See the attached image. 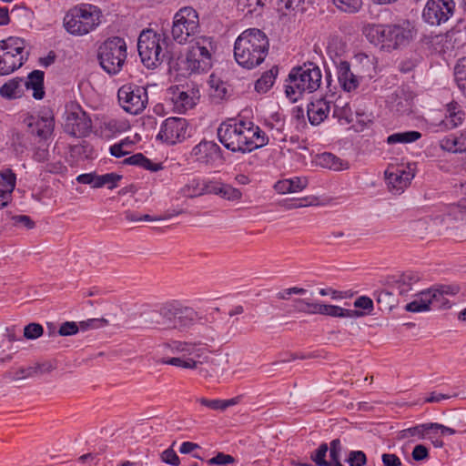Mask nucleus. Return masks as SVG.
<instances>
[{"mask_svg": "<svg viewBox=\"0 0 466 466\" xmlns=\"http://www.w3.org/2000/svg\"><path fill=\"white\" fill-rule=\"evenodd\" d=\"M187 127L185 118L168 117L163 122L157 138L168 145L182 142L187 137Z\"/></svg>", "mask_w": 466, "mask_h": 466, "instance_id": "f8f14e48", "label": "nucleus"}, {"mask_svg": "<svg viewBox=\"0 0 466 466\" xmlns=\"http://www.w3.org/2000/svg\"><path fill=\"white\" fill-rule=\"evenodd\" d=\"M278 66H273L269 70L263 73V75L256 81L255 89L258 93H266L274 84L278 76Z\"/></svg>", "mask_w": 466, "mask_h": 466, "instance_id": "7c9ffc66", "label": "nucleus"}, {"mask_svg": "<svg viewBox=\"0 0 466 466\" xmlns=\"http://www.w3.org/2000/svg\"><path fill=\"white\" fill-rule=\"evenodd\" d=\"M328 451V444L323 442L311 453L310 458L318 466H331V462L326 460Z\"/></svg>", "mask_w": 466, "mask_h": 466, "instance_id": "37998d69", "label": "nucleus"}, {"mask_svg": "<svg viewBox=\"0 0 466 466\" xmlns=\"http://www.w3.org/2000/svg\"><path fill=\"white\" fill-rule=\"evenodd\" d=\"M35 375H38L36 370H35V366L28 368H19L17 370L12 372H6L5 377L12 381L20 380L23 379L30 378Z\"/></svg>", "mask_w": 466, "mask_h": 466, "instance_id": "79ce46f5", "label": "nucleus"}, {"mask_svg": "<svg viewBox=\"0 0 466 466\" xmlns=\"http://www.w3.org/2000/svg\"><path fill=\"white\" fill-rule=\"evenodd\" d=\"M190 47L196 51L198 50V54H201L204 56H209L210 61L212 60L214 46L209 37L201 36L197 38Z\"/></svg>", "mask_w": 466, "mask_h": 466, "instance_id": "58836bf2", "label": "nucleus"}, {"mask_svg": "<svg viewBox=\"0 0 466 466\" xmlns=\"http://www.w3.org/2000/svg\"><path fill=\"white\" fill-rule=\"evenodd\" d=\"M412 459L416 461L426 460L429 457V450L422 444L414 447L411 452Z\"/></svg>", "mask_w": 466, "mask_h": 466, "instance_id": "e2e57ef3", "label": "nucleus"}, {"mask_svg": "<svg viewBox=\"0 0 466 466\" xmlns=\"http://www.w3.org/2000/svg\"><path fill=\"white\" fill-rule=\"evenodd\" d=\"M218 195L228 200H238L242 196L239 189L224 183H220Z\"/></svg>", "mask_w": 466, "mask_h": 466, "instance_id": "49530a36", "label": "nucleus"}, {"mask_svg": "<svg viewBox=\"0 0 466 466\" xmlns=\"http://www.w3.org/2000/svg\"><path fill=\"white\" fill-rule=\"evenodd\" d=\"M44 170L53 174H62L66 171V167L62 162L56 161L54 163H47L45 166Z\"/></svg>", "mask_w": 466, "mask_h": 466, "instance_id": "69168bd1", "label": "nucleus"}, {"mask_svg": "<svg viewBox=\"0 0 466 466\" xmlns=\"http://www.w3.org/2000/svg\"><path fill=\"white\" fill-rule=\"evenodd\" d=\"M317 165L321 167L333 169L336 171L344 170L349 167L348 163L338 157L332 153L324 152L317 156Z\"/></svg>", "mask_w": 466, "mask_h": 466, "instance_id": "393cba45", "label": "nucleus"}, {"mask_svg": "<svg viewBox=\"0 0 466 466\" xmlns=\"http://www.w3.org/2000/svg\"><path fill=\"white\" fill-rule=\"evenodd\" d=\"M269 42L266 34L258 28L243 31L235 41L234 56L244 68L259 66L268 53Z\"/></svg>", "mask_w": 466, "mask_h": 466, "instance_id": "f257e3e1", "label": "nucleus"}, {"mask_svg": "<svg viewBox=\"0 0 466 466\" xmlns=\"http://www.w3.org/2000/svg\"><path fill=\"white\" fill-rule=\"evenodd\" d=\"M199 29V19L197 11L190 7L179 9L174 15L171 35L177 43L183 45L191 42Z\"/></svg>", "mask_w": 466, "mask_h": 466, "instance_id": "423d86ee", "label": "nucleus"}, {"mask_svg": "<svg viewBox=\"0 0 466 466\" xmlns=\"http://www.w3.org/2000/svg\"><path fill=\"white\" fill-rule=\"evenodd\" d=\"M431 292H420L416 299L405 306V309L410 312H422L430 309Z\"/></svg>", "mask_w": 466, "mask_h": 466, "instance_id": "c85d7f7f", "label": "nucleus"}, {"mask_svg": "<svg viewBox=\"0 0 466 466\" xmlns=\"http://www.w3.org/2000/svg\"><path fill=\"white\" fill-rule=\"evenodd\" d=\"M396 110L401 114H410L412 111L413 96L403 89L396 93Z\"/></svg>", "mask_w": 466, "mask_h": 466, "instance_id": "473e14b6", "label": "nucleus"}, {"mask_svg": "<svg viewBox=\"0 0 466 466\" xmlns=\"http://www.w3.org/2000/svg\"><path fill=\"white\" fill-rule=\"evenodd\" d=\"M203 180L193 178L187 185H185L181 191L185 197L196 198L203 195Z\"/></svg>", "mask_w": 466, "mask_h": 466, "instance_id": "ea45409f", "label": "nucleus"}, {"mask_svg": "<svg viewBox=\"0 0 466 466\" xmlns=\"http://www.w3.org/2000/svg\"><path fill=\"white\" fill-rule=\"evenodd\" d=\"M250 133L248 146L253 149H257L266 146L268 143V137L266 133L260 129L259 127L251 125V129L248 130Z\"/></svg>", "mask_w": 466, "mask_h": 466, "instance_id": "72a5a7b5", "label": "nucleus"}, {"mask_svg": "<svg viewBox=\"0 0 466 466\" xmlns=\"http://www.w3.org/2000/svg\"><path fill=\"white\" fill-rule=\"evenodd\" d=\"M79 330H87L90 329H98L107 325L106 319H90L85 321H80L78 324Z\"/></svg>", "mask_w": 466, "mask_h": 466, "instance_id": "603ef678", "label": "nucleus"}, {"mask_svg": "<svg viewBox=\"0 0 466 466\" xmlns=\"http://www.w3.org/2000/svg\"><path fill=\"white\" fill-rule=\"evenodd\" d=\"M191 156L195 157L198 161L206 164L217 160L225 161L220 147L213 141L202 140L192 148Z\"/></svg>", "mask_w": 466, "mask_h": 466, "instance_id": "4468645a", "label": "nucleus"}, {"mask_svg": "<svg viewBox=\"0 0 466 466\" xmlns=\"http://www.w3.org/2000/svg\"><path fill=\"white\" fill-rule=\"evenodd\" d=\"M342 446L339 439H334L330 442L329 446V457L331 464L340 462V453Z\"/></svg>", "mask_w": 466, "mask_h": 466, "instance_id": "864d4df0", "label": "nucleus"}, {"mask_svg": "<svg viewBox=\"0 0 466 466\" xmlns=\"http://www.w3.org/2000/svg\"><path fill=\"white\" fill-rule=\"evenodd\" d=\"M179 305L180 303L177 301H172L161 306L160 314H162L163 328H170L173 318L176 317V313L178 309Z\"/></svg>", "mask_w": 466, "mask_h": 466, "instance_id": "e433bc0d", "label": "nucleus"}, {"mask_svg": "<svg viewBox=\"0 0 466 466\" xmlns=\"http://www.w3.org/2000/svg\"><path fill=\"white\" fill-rule=\"evenodd\" d=\"M198 359V357L177 356L162 359L160 362L162 364L172 365L183 369H198V366L201 364V361Z\"/></svg>", "mask_w": 466, "mask_h": 466, "instance_id": "cd10ccee", "label": "nucleus"}, {"mask_svg": "<svg viewBox=\"0 0 466 466\" xmlns=\"http://www.w3.org/2000/svg\"><path fill=\"white\" fill-rule=\"evenodd\" d=\"M305 0H278V10L283 14L287 12L303 10Z\"/></svg>", "mask_w": 466, "mask_h": 466, "instance_id": "c03bdc74", "label": "nucleus"}, {"mask_svg": "<svg viewBox=\"0 0 466 466\" xmlns=\"http://www.w3.org/2000/svg\"><path fill=\"white\" fill-rule=\"evenodd\" d=\"M79 331V328L76 322L74 321H66L61 324L57 334L59 336H72L76 334Z\"/></svg>", "mask_w": 466, "mask_h": 466, "instance_id": "5fc2aeb1", "label": "nucleus"}, {"mask_svg": "<svg viewBox=\"0 0 466 466\" xmlns=\"http://www.w3.org/2000/svg\"><path fill=\"white\" fill-rule=\"evenodd\" d=\"M333 4L342 12L345 13H356L358 12L361 5L362 0H332Z\"/></svg>", "mask_w": 466, "mask_h": 466, "instance_id": "a19ab883", "label": "nucleus"}, {"mask_svg": "<svg viewBox=\"0 0 466 466\" xmlns=\"http://www.w3.org/2000/svg\"><path fill=\"white\" fill-rule=\"evenodd\" d=\"M197 317L198 313L192 308L185 307L180 304L169 329L179 330L186 329L194 324Z\"/></svg>", "mask_w": 466, "mask_h": 466, "instance_id": "412c9836", "label": "nucleus"}, {"mask_svg": "<svg viewBox=\"0 0 466 466\" xmlns=\"http://www.w3.org/2000/svg\"><path fill=\"white\" fill-rule=\"evenodd\" d=\"M336 68L338 81L344 91L351 92L359 87L361 77L352 72L348 61L339 60Z\"/></svg>", "mask_w": 466, "mask_h": 466, "instance_id": "2eb2a0df", "label": "nucleus"}, {"mask_svg": "<svg viewBox=\"0 0 466 466\" xmlns=\"http://www.w3.org/2000/svg\"><path fill=\"white\" fill-rule=\"evenodd\" d=\"M363 34L370 43L374 45L380 44L383 47L385 25H368L363 28Z\"/></svg>", "mask_w": 466, "mask_h": 466, "instance_id": "c756f323", "label": "nucleus"}, {"mask_svg": "<svg viewBox=\"0 0 466 466\" xmlns=\"http://www.w3.org/2000/svg\"><path fill=\"white\" fill-rule=\"evenodd\" d=\"M25 41L9 37L0 41V76H7L24 64Z\"/></svg>", "mask_w": 466, "mask_h": 466, "instance_id": "0eeeda50", "label": "nucleus"}, {"mask_svg": "<svg viewBox=\"0 0 466 466\" xmlns=\"http://www.w3.org/2000/svg\"><path fill=\"white\" fill-rule=\"evenodd\" d=\"M394 288L397 289L400 296H407L408 293L412 289V287L409 282L403 281L401 276L396 280Z\"/></svg>", "mask_w": 466, "mask_h": 466, "instance_id": "338daca9", "label": "nucleus"}, {"mask_svg": "<svg viewBox=\"0 0 466 466\" xmlns=\"http://www.w3.org/2000/svg\"><path fill=\"white\" fill-rule=\"evenodd\" d=\"M100 11L93 5L82 4L71 8L64 17V27L74 35H84L99 25Z\"/></svg>", "mask_w": 466, "mask_h": 466, "instance_id": "20e7f679", "label": "nucleus"}, {"mask_svg": "<svg viewBox=\"0 0 466 466\" xmlns=\"http://www.w3.org/2000/svg\"><path fill=\"white\" fill-rule=\"evenodd\" d=\"M167 46L168 38L165 35L157 34L152 29L143 30L138 37L137 50L144 66L155 68L167 58L170 68L181 71L183 68L178 62H174L167 56V51L163 50L167 49Z\"/></svg>", "mask_w": 466, "mask_h": 466, "instance_id": "f03ea898", "label": "nucleus"}, {"mask_svg": "<svg viewBox=\"0 0 466 466\" xmlns=\"http://www.w3.org/2000/svg\"><path fill=\"white\" fill-rule=\"evenodd\" d=\"M122 179V176L116 173H106L104 175H96L95 178V188L106 187L113 189L117 187V183Z\"/></svg>", "mask_w": 466, "mask_h": 466, "instance_id": "c9c22d12", "label": "nucleus"}, {"mask_svg": "<svg viewBox=\"0 0 466 466\" xmlns=\"http://www.w3.org/2000/svg\"><path fill=\"white\" fill-rule=\"evenodd\" d=\"M97 59L109 75L119 73L127 59L126 41L118 36L107 38L98 47Z\"/></svg>", "mask_w": 466, "mask_h": 466, "instance_id": "39448f33", "label": "nucleus"}, {"mask_svg": "<svg viewBox=\"0 0 466 466\" xmlns=\"http://www.w3.org/2000/svg\"><path fill=\"white\" fill-rule=\"evenodd\" d=\"M330 109V103L324 98L317 99L308 106V116L311 125L320 124L327 116Z\"/></svg>", "mask_w": 466, "mask_h": 466, "instance_id": "aec40b11", "label": "nucleus"}, {"mask_svg": "<svg viewBox=\"0 0 466 466\" xmlns=\"http://www.w3.org/2000/svg\"><path fill=\"white\" fill-rule=\"evenodd\" d=\"M463 116L464 114L462 111L448 115L446 120L444 121L445 127L447 128H455L462 123Z\"/></svg>", "mask_w": 466, "mask_h": 466, "instance_id": "680f3d73", "label": "nucleus"}, {"mask_svg": "<svg viewBox=\"0 0 466 466\" xmlns=\"http://www.w3.org/2000/svg\"><path fill=\"white\" fill-rule=\"evenodd\" d=\"M44 76L43 71L34 70L28 75L26 80L24 79V90H33L35 99L40 100L45 96Z\"/></svg>", "mask_w": 466, "mask_h": 466, "instance_id": "4be33fe9", "label": "nucleus"}, {"mask_svg": "<svg viewBox=\"0 0 466 466\" xmlns=\"http://www.w3.org/2000/svg\"><path fill=\"white\" fill-rule=\"evenodd\" d=\"M321 79V70L313 62L293 67L286 80V96L291 102H297L303 93L316 91L320 86Z\"/></svg>", "mask_w": 466, "mask_h": 466, "instance_id": "7ed1b4c3", "label": "nucleus"}, {"mask_svg": "<svg viewBox=\"0 0 466 466\" xmlns=\"http://www.w3.org/2000/svg\"><path fill=\"white\" fill-rule=\"evenodd\" d=\"M0 208L7 206L15 187L16 176L10 168L0 170Z\"/></svg>", "mask_w": 466, "mask_h": 466, "instance_id": "f3484780", "label": "nucleus"}, {"mask_svg": "<svg viewBox=\"0 0 466 466\" xmlns=\"http://www.w3.org/2000/svg\"><path fill=\"white\" fill-rule=\"evenodd\" d=\"M453 9V0H430L423 10L422 16L428 24L439 25L449 19Z\"/></svg>", "mask_w": 466, "mask_h": 466, "instance_id": "ddd939ff", "label": "nucleus"}, {"mask_svg": "<svg viewBox=\"0 0 466 466\" xmlns=\"http://www.w3.org/2000/svg\"><path fill=\"white\" fill-rule=\"evenodd\" d=\"M25 122L32 135L42 140H46L53 133L55 122L53 116H33L25 118Z\"/></svg>", "mask_w": 466, "mask_h": 466, "instance_id": "dca6fc26", "label": "nucleus"}, {"mask_svg": "<svg viewBox=\"0 0 466 466\" xmlns=\"http://www.w3.org/2000/svg\"><path fill=\"white\" fill-rule=\"evenodd\" d=\"M346 462L350 466H364L367 463V456L362 451H351Z\"/></svg>", "mask_w": 466, "mask_h": 466, "instance_id": "09e8293b", "label": "nucleus"}, {"mask_svg": "<svg viewBox=\"0 0 466 466\" xmlns=\"http://www.w3.org/2000/svg\"><path fill=\"white\" fill-rule=\"evenodd\" d=\"M377 303L381 309H391L393 306V293L388 290H381L376 294Z\"/></svg>", "mask_w": 466, "mask_h": 466, "instance_id": "de8ad7c7", "label": "nucleus"}, {"mask_svg": "<svg viewBox=\"0 0 466 466\" xmlns=\"http://www.w3.org/2000/svg\"><path fill=\"white\" fill-rule=\"evenodd\" d=\"M235 458L229 454H225L223 452H218L216 456L209 459L207 462L208 465H221L227 466L228 464L235 462Z\"/></svg>", "mask_w": 466, "mask_h": 466, "instance_id": "3c124183", "label": "nucleus"}, {"mask_svg": "<svg viewBox=\"0 0 466 466\" xmlns=\"http://www.w3.org/2000/svg\"><path fill=\"white\" fill-rule=\"evenodd\" d=\"M455 141H457V137H447L441 141V147L453 153H459L458 144L454 143Z\"/></svg>", "mask_w": 466, "mask_h": 466, "instance_id": "774afa93", "label": "nucleus"}, {"mask_svg": "<svg viewBox=\"0 0 466 466\" xmlns=\"http://www.w3.org/2000/svg\"><path fill=\"white\" fill-rule=\"evenodd\" d=\"M381 461L383 466H401L400 459L394 453H383Z\"/></svg>", "mask_w": 466, "mask_h": 466, "instance_id": "0e129e2a", "label": "nucleus"}, {"mask_svg": "<svg viewBox=\"0 0 466 466\" xmlns=\"http://www.w3.org/2000/svg\"><path fill=\"white\" fill-rule=\"evenodd\" d=\"M249 133L248 130L241 131L240 127L235 126L221 125L218 128V138L227 149L232 152L247 153L251 152L248 146Z\"/></svg>", "mask_w": 466, "mask_h": 466, "instance_id": "1a4fd4ad", "label": "nucleus"}, {"mask_svg": "<svg viewBox=\"0 0 466 466\" xmlns=\"http://www.w3.org/2000/svg\"><path fill=\"white\" fill-rule=\"evenodd\" d=\"M181 63L186 64V69L189 72H206L211 66L212 62L209 56H204L198 54V51L189 48L185 59L181 60Z\"/></svg>", "mask_w": 466, "mask_h": 466, "instance_id": "6ab92c4d", "label": "nucleus"}, {"mask_svg": "<svg viewBox=\"0 0 466 466\" xmlns=\"http://www.w3.org/2000/svg\"><path fill=\"white\" fill-rule=\"evenodd\" d=\"M420 137L421 134L419 131H405L390 135L387 137L386 142L389 145L407 144L415 142Z\"/></svg>", "mask_w": 466, "mask_h": 466, "instance_id": "2f4dec72", "label": "nucleus"}, {"mask_svg": "<svg viewBox=\"0 0 466 466\" xmlns=\"http://www.w3.org/2000/svg\"><path fill=\"white\" fill-rule=\"evenodd\" d=\"M43 327L38 323H29L24 328V337L27 339H35L42 336Z\"/></svg>", "mask_w": 466, "mask_h": 466, "instance_id": "8fccbe9b", "label": "nucleus"}, {"mask_svg": "<svg viewBox=\"0 0 466 466\" xmlns=\"http://www.w3.org/2000/svg\"><path fill=\"white\" fill-rule=\"evenodd\" d=\"M24 95V79L15 77L0 87V96L5 99H15Z\"/></svg>", "mask_w": 466, "mask_h": 466, "instance_id": "5701e85b", "label": "nucleus"}, {"mask_svg": "<svg viewBox=\"0 0 466 466\" xmlns=\"http://www.w3.org/2000/svg\"><path fill=\"white\" fill-rule=\"evenodd\" d=\"M169 347L173 354H177L184 357L187 356L200 358L203 351V349L198 347L197 344L182 341H173Z\"/></svg>", "mask_w": 466, "mask_h": 466, "instance_id": "a878e982", "label": "nucleus"}, {"mask_svg": "<svg viewBox=\"0 0 466 466\" xmlns=\"http://www.w3.org/2000/svg\"><path fill=\"white\" fill-rule=\"evenodd\" d=\"M161 460L164 462L170 464L172 466H178L180 463L179 457L177 456L176 451L172 449V447L165 450L161 453Z\"/></svg>", "mask_w": 466, "mask_h": 466, "instance_id": "6e6d98bb", "label": "nucleus"}, {"mask_svg": "<svg viewBox=\"0 0 466 466\" xmlns=\"http://www.w3.org/2000/svg\"><path fill=\"white\" fill-rule=\"evenodd\" d=\"M64 128L70 136L84 137L91 132L92 120L78 105H75L66 112Z\"/></svg>", "mask_w": 466, "mask_h": 466, "instance_id": "9d476101", "label": "nucleus"}, {"mask_svg": "<svg viewBox=\"0 0 466 466\" xmlns=\"http://www.w3.org/2000/svg\"><path fill=\"white\" fill-rule=\"evenodd\" d=\"M460 291L459 286L442 285L438 289L428 290L431 292V305L440 309L451 308V303L447 296H454Z\"/></svg>", "mask_w": 466, "mask_h": 466, "instance_id": "a211bd4d", "label": "nucleus"}, {"mask_svg": "<svg viewBox=\"0 0 466 466\" xmlns=\"http://www.w3.org/2000/svg\"><path fill=\"white\" fill-rule=\"evenodd\" d=\"M144 323L149 327H163L162 314L158 310H148L142 314Z\"/></svg>", "mask_w": 466, "mask_h": 466, "instance_id": "a18cd8bd", "label": "nucleus"}, {"mask_svg": "<svg viewBox=\"0 0 466 466\" xmlns=\"http://www.w3.org/2000/svg\"><path fill=\"white\" fill-rule=\"evenodd\" d=\"M119 104L123 109L132 115L140 114L147 103V92L143 86L124 85L117 92Z\"/></svg>", "mask_w": 466, "mask_h": 466, "instance_id": "6e6552de", "label": "nucleus"}, {"mask_svg": "<svg viewBox=\"0 0 466 466\" xmlns=\"http://www.w3.org/2000/svg\"><path fill=\"white\" fill-rule=\"evenodd\" d=\"M288 180L292 193L299 192L308 186L307 177H295L292 178H289Z\"/></svg>", "mask_w": 466, "mask_h": 466, "instance_id": "052dcab7", "label": "nucleus"}, {"mask_svg": "<svg viewBox=\"0 0 466 466\" xmlns=\"http://www.w3.org/2000/svg\"><path fill=\"white\" fill-rule=\"evenodd\" d=\"M321 315H326V316L334 317V318L355 319V318L363 317L364 313H363V311H360L358 309H343L339 306L324 304Z\"/></svg>", "mask_w": 466, "mask_h": 466, "instance_id": "bb28decb", "label": "nucleus"}, {"mask_svg": "<svg viewBox=\"0 0 466 466\" xmlns=\"http://www.w3.org/2000/svg\"><path fill=\"white\" fill-rule=\"evenodd\" d=\"M454 76L458 87L466 96V56L458 60L454 67Z\"/></svg>", "mask_w": 466, "mask_h": 466, "instance_id": "4c0bfd02", "label": "nucleus"}, {"mask_svg": "<svg viewBox=\"0 0 466 466\" xmlns=\"http://www.w3.org/2000/svg\"><path fill=\"white\" fill-rule=\"evenodd\" d=\"M431 423L417 425L399 431L398 440L409 439L410 437H418L420 440L424 439L425 435L431 430Z\"/></svg>", "mask_w": 466, "mask_h": 466, "instance_id": "f704fd0d", "label": "nucleus"}, {"mask_svg": "<svg viewBox=\"0 0 466 466\" xmlns=\"http://www.w3.org/2000/svg\"><path fill=\"white\" fill-rule=\"evenodd\" d=\"M354 306L355 308L366 310V312H363L365 316L366 314H370L372 311L373 301L370 298L367 296H360L355 300Z\"/></svg>", "mask_w": 466, "mask_h": 466, "instance_id": "4d7b16f0", "label": "nucleus"}, {"mask_svg": "<svg viewBox=\"0 0 466 466\" xmlns=\"http://www.w3.org/2000/svg\"><path fill=\"white\" fill-rule=\"evenodd\" d=\"M385 175L389 184L392 185V187L397 189L407 187L414 177L413 173L403 168H397L395 171L391 172L386 171Z\"/></svg>", "mask_w": 466, "mask_h": 466, "instance_id": "b1692460", "label": "nucleus"}, {"mask_svg": "<svg viewBox=\"0 0 466 466\" xmlns=\"http://www.w3.org/2000/svg\"><path fill=\"white\" fill-rule=\"evenodd\" d=\"M48 147L42 145L35 147L33 154V159L39 163H44L49 159Z\"/></svg>", "mask_w": 466, "mask_h": 466, "instance_id": "bf43d9fd", "label": "nucleus"}, {"mask_svg": "<svg viewBox=\"0 0 466 466\" xmlns=\"http://www.w3.org/2000/svg\"><path fill=\"white\" fill-rule=\"evenodd\" d=\"M412 29L409 21L397 25H385L383 48L390 50L407 46L413 37Z\"/></svg>", "mask_w": 466, "mask_h": 466, "instance_id": "9b49d317", "label": "nucleus"}, {"mask_svg": "<svg viewBox=\"0 0 466 466\" xmlns=\"http://www.w3.org/2000/svg\"><path fill=\"white\" fill-rule=\"evenodd\" d=\"M13 224L15 226L24 227L27 229L35 228V222L30 217L26 215H16L12 217Z\"/></svg>", "mask_w": 466, "mask_h": 466, "instance_id": "13d9d810", "label": "nucleus"}]
</instances>
